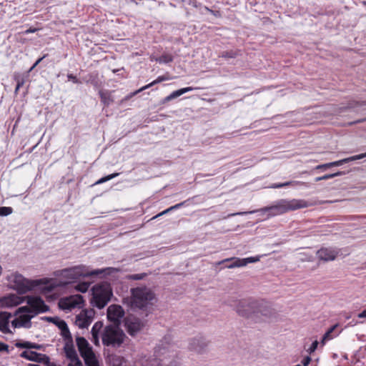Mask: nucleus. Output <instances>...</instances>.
<instances>
[{"label":"nucleus","instance_id":"f257e3e1","mask_svg":"<svg viewBox=\"0 0 366 366\" xmlns=\"http://www.w3.org/2000/svg\"><path fill=\"white\" fill-rule=\"evenodd\" d=\"M117 272H119V269L114 267H106L91 270L89 267L84 264H79L63 269L59 271V273L63 278L69 280V282H75L80 278L99 275L105 277Z\"/></svg>","mask_w":366,"mask_h":366},{"label":"nucleus","instance_id":"f03ea898","mask_svg":"<svg viewBox=\"0 0 366 366\" xmlns=\"http://www.w3.org/2000/svg\"><path fill=\"white\" fill-rule=\"evenodd\" d=\"M131 306L133 309L149 311L157 302L154 292L146 286H139L130 290Z\"/></svg>","mask_w":366,"mask_h":366},{"label":"nucleus","instance_id":"7ed1b4c3","mask_svg":"<svg viewBox=\"0 0 366 366\" xmlns=\"http://www.w3.org/2000/svg\"><path fill=\"white\" fill-rule=\"evenodd\" d=\"M312 205V204L311 203L305 199H281L277 203V204L264 207L262 210L264 212H268L269 216H276L284 214L288 211L307 208Z\"/></svg>","mask_w":366,"mask_h":366},{"label":"nucleus","instance_id":"20e7f679","mask_svg":"<svg viewBox=\"0 0 366 366\" xmlns=\"http://www.w3.org/2000/svg\"><path fill=\"white\" fill-rule=\"evenodd\" d=\"M93 306L102 309L110 301L113 296L111 284L104 281L94 285L92 288Z\"/></svg>","mask_w":366,"mask_h":366},{"label":"nucleus","instance_id":"39448f33","mask_svg":"<svg viewBox=\"0 0 366 366\" xmlns=\"http://www.w3.org/2000/svg\"><path fill=\"white\" fill-rule=\"evenodd\" d=\"M126 338L124 331L117 325H107L102 334V344L113 348L120 347Z\"/></svg>","mask_w":366,"mask_h":366},{"label":"nucleus","instance_id":"423d86ee","mask_svg":"<svg viewBox=\"0 0 366 366\" xmlns=\"http://www.w3.org/2000/svg\"><path fill=\"white\" fill-rule=\"evenodd\" d=\"M26 303L28 306H23L19 307L16 314L19 313H32L33 317L39 313L45 312L49 310L48 305H46L44 301L37 296H27Z\"/></svg>","mask_w":366,"mask_h":366},{"label":"nucleus","instance_id":"0eeeda50","mask_svg":"<svg viewBox=\"0 0 366 366\" xmlns=\"http://www.w3.org/2000/svg\"><path fill=\"white\" fill-rule=\"evenodd\" d=\"M11 287L16 290L19 294H25L31 290L33 285L30 281L18 272H14L7 277Z\"/></svg>","mask_w":366,"mask_h":366},{"label":"nucleus","instance_id":"6e6552de","mask_svg":"<svg viewBox=\"0 0 366 366\" xmlns=\"http://www.w3.org/2000/svg\"><path fill=\"white\" fill-rule=\"evenodd\" d=\"M257 300L252 297L238 300L235 307L236 312L245 318L254 316Z\"/></svg>","mask_w":366,"mask_h":366},{"label":"nucleus","instance_id":"1a4fd4ad","mask_svg":"<svg viewBox=\"0 0 366 366\" xmlns=\"http://www.w3.org/2000/svg\"><path fill=\"white\" fill-rule=\"evenodd\" d=\"M146 322L138 317L130 316L124 319V327L128 334L132 337L136 336L145 327Z\"/></svg>","mask_w":366,"mask_h":366},{"label":"nucleus","instance_id":"9d476101","mask_svg":"<svg viewBox=\"0 0 366 366\" xmlns=\"http://www.w3.org/2000/svg\"><path fill=\"white\" fill-rule=\"evenodd\" d=\"M259 260V257H250L244 259H239L237 257L227 258L222 261L217 262V264H224V267L226 268H235L246 266L249 263H253Z\"/></svg>","mask_w":366,"mask_h":366},{"label":"nucleus","instance_id":"9b49d317","mask_svg":"<svg viewBox=\"0 0 366 366\" xmlns=\"http://www.w3.org/2000/svg\"><path fill=\"white\" fill-rule=\"evenodd\" d=\"M84 300L81 295H70L59 300V307L61 310H71L75 307L81 308Z\"/></svg>","mask_w":366,"mask_h":366},{"label":"nucleus","instance_id":"f8f14e48","mask_svg":"<svg viewBox=\"0 0 366 366\" xmlns=\"http://www.w3.org/2000/svg\"><path fill=\"white\" fill-rule=\"evenodd\" d=\"M124 316V310L122 306L118 305H112L107 308V319L112 322V325L119 327L122 319Z\"/></svg>","mask_w":366,"mask_h":366},{"label":"nucleus","instance_id":"ddd939ff","mask_svg":"<svg viewBox=\"0 0 366 366\" xmlns=\"http://www.w3.org/2000/svg\"><path fill=\"white\" fill-rule=\"evenodd\" d=\"M76 342L80 355L84 359L86 364L92 359H94V354L92 349L84 337H77Z\"/></svg>","mask_w":366,"mask_h":366},{"label":"nucleus","instance_id":"4468645a","mask_svg":"<svg viewBox=\"0 0 366 366\" xmlns=\"http://www.w3.org/2000/svg\"><path fill=\"white\" fill-rule=\"evenodd\" d=\"M276 315L275 310L272 307L269 302L264 300H257V306L255 308L254 316H263L265 317H274Z\"/></svg>","mask_w":366,"mask_h":366},{"label":"nucleus","instance_id":"2eb2a0df","mask_svg":"<svg viewBox=\"0 0 366 366\" xmlns=\"http://www.w3.org/2000/svg\"><path fill=\"white\" fill-rule=\"evenodd\" d=\"M208 342L202 336L195 337L189 340L188 349L190 351L202 354L206 352Z\"/></svg>","mask_w":366,"mask_h":366},{"label":"nucleus","instance_id":"dca6fc26","mask_svg":"<svg viewBox=\"0 0 366 366\" xmlns=\"http://www.w3.org/2000/svg\"><path fill=\"white\" fill-rule=\"evenodd\" d=\"M339 254V251L332 247H322L317 252L319 259L324 262L334 260Z\"/></svg>","mask_w":366,"mask_h":366},{"label":"nucleus","instance_id":"f3484780","mask_svg":"<svg viewBox=\"0 0 366 366\" xmlns=\"http://www.w3.org/2000/svg\"><path fill=\"white\" fill-rule=\"evenodd\" d=\"M92 311L82 310L76 316V325L81 329L87 328L92 322Z\"/></svg>","mask_w":366,"mask_h":366},{"label":"nucleus","instance_id":"a211bd4d","mask_svg":"<svg viewBox=\"0 0 366 366\" xmlns=\"http://www.w3.org/2000/svg\"><path fill=\"white\" fill-rule=\"evenodd\" d=\"M155 355L157 357L159 358L161 362H163L167 357L169 358L175 357L176 353L173 350H170V346H164V343L162 342L156 348Z\"/></svg>","mask_w":366,"mask_h":366},{"label":"nucleus","instance_id":"6ab92c4d","mask_svg":"<svg viewBox=\"0 0 366 366\" xmlns=\"http://www.w3.org/2000/svg\"><path fill=\"white\" fill-rule=\"evenodd\" d=\"M33 317V315H20L19 318H15L11 321V325L14 328L17 327H25L30 328L31 326V320Z\"/></svg>","mask_w":366,"mask_h":366},{"label":"nucleus","instance_id":"aec40b11","mask_svg":"<svg viewBox=\"0 0 366 366\" xmlns=\"http://www.w3.org/2000/svg\"><path fill=\"white\" fill-rule=\"evenodd\" d=\"M11 314L8 312H0V331L4 334H11L9 327V319Z\"/></svg>","mask_w":366,"mask_h":366},{"label":"nucleus","instance_id":"412c9836","mask_svg":"<svg viewBox=\"0 0 366 366\" xmlns=\"http://www.w3.org/2000/svg\"><path fill=\"white\" fill-rule=\"evenodd\" d=\"M20 357L30 361L42 363L44 361V360L46 355L38 353L34 351H24L20 354Z\"/></svg>","mask_w":366,"mask_h":366},{"label":"nucleus","instance_id":"4be33fe9","mask_svg":"<svg viewBox=\"0 0 366 366\" xmlns=\"http://www.w3.org/2000/svg\"><path fill=\"white\" fill-rule=\"evenodd\" d=\"M193 90H194V88L191 87V86L185 87V88H182L180 89L176 90V91L173 92L172 93H171L167 97H164L161 101V103L162 104H166V103L172 101V99H174L180 97L181 95H182L184 94H185V93H187L188 92L193 91Z\"/></svg>","mask_w":366,"mask_h":366},{"label":"nucleus","instance_id":"5701e85b","mask_svg":"<svg viewBox=\"0 0 366 366\" xmlns=\"http://www.w3.org/2000/svg\"><path fill=\"white\" fill-rule=\"evenodd\" d=\"M112 92H114V91H99V95L101 99V102L104 104V107H109L114 102V99L112 96Z\"/></svg>","mask_w":366,"mask_h":366},{"label":"nucleus","instance_id":"b1692460","mask_svg":"<svg viewBox=\"0 0 366 366\" xmlns=\"http://www.w3.org/2000/svg\"><path fill=\"white\" fill-rule=\"evenodd\" d=\"M83 81L86 84H91L95 87H99L100 86L99 74L97 71L89 73L83 77Z\"/></svg>","mask_w":366,"mask_h":366},{"label":"nucleus","instance_id":"393cba45","mask_svg":"<svg viewBox=\"0 0 366 366\" xmlns=\"http://www.w3.org/2000/svg\"><path fill=\"white\" fill-rule=\"evenodd\" d=\"M338 326L339 325L336 324L327 330V331L323 335L321 341L323 345H325L327 341L330 340L339 335L341 331H335L336 328L338 327Z\"/></svg>","mask_w":366,"mask_h":366},{"label":"nucleus","instance_id":"a878e982","mask_svg":"<svg viewBox=\"0 0 366 366\" xmlns=\"http://www.w3.org/2000/svg\"><path fill=\"white\" fill-rule=\"evenodd\" d=\"M64 350L66 354V358L69 359V360L78 356L74 349L73 341L69 342H65Z\"/></svg>","mask_w":366,"mask_h":366},{"label":"nucleus","instance_id":"bb28decb","mask_svg":"<svg viewBox=\"0 0 366 366\" xmlns=\"http://www.w3.org/2000/svg\"><path fill=\"white\" fill-rule=\"evenodd\" d=\"M59 329L61 330V335L65 340L66 342H72L73 339L66 322H60Z\"/></svg>","mask_w":366,"mask_h":366},{"label":"nucleus","instance_id":"cd10ccee","mask_svg":"<svg viewBox=\"0 0 366 366\" xmlns=\"http://www.w3.org/2000/svg\"><path fill=\"white\" fill-rule=\"evenodd\" d=\"M28 77L25 74L14 73V80L16 82V86L14 90V93L16 94L21 87L23 86L26 81V78Z\"/></svg>","mask_w":366,"mask_h":366},{"label":"nucleus","instance_id":"c85d7f7f","mask_svg":"<svg viewBox=\"0 0 366 366\" xmlns=\"http://www.w3.org/2000/svg\"><path fill=\"white\" fill-rule=\"evenodd\" d=\"M297 185H304L307 186V183L304 182L300 181H289L284 183H275L270 186V188H282L287 186H297Z\"/></svg>","mask_w":366,"mask_h":366},{"label":"nucleus","instance_id":"c756f323","mask_svg":"<svg viewBox=\"0 0 366 366\" xmlns=\"http://www.w3.org/2000/svg\"><path fill=\"white\" fill-rule=\"evenodd\" d=\"M239 55V50H229L221 52L219 55V57L224 59H234Z\"/></svg>","mask_w":366,"mask_h":366},{"label":"nucleus","instance_id":"7c9ffc66","mask_svg":"<svg viewBox=\"0 0 366 366\" xmlns=\"http://www.w3.org/2000/svg\"><path fill=\"white\" fill-rule=\"evenodd\" d=\"M169 77L166 76H159L157 77V79H156L155 80H154L152 82L149 83V84H147L144 86H142V88H140V90H145L147 89H149L150 87H152V86L157 84H159L162 81H167V80H169Z\"/></svg>","mask_w":366,"mask_h":366},{"label":"nucleus","instance_id":"2f4dec72","mask_svg":"<svg viewBox=\"0 0 366 366\" xmlns=\"http://www.w3.org/2000/svg\"><path fill=\"white\" fill-rule=\"evenodd\" d=\"M156 61L159 63L167 64L173 61V56L169 54H163L159 58L156 59Z\"/></svg>","mask_w":366,"mask_h":366},{"label":"nucleus","instance_id":"473e14b6","mask_svg":"<svg viewBox=\"0 0 366 366\" xmlns=\"http://www.w3.org/2000/svg\"><path fill=\"white\" fill-rule=\"evenodd\" d=\"M103 325H104V324L101 321H98V322H95L92 328V330H91L92 335L94 336L96 335H99L100 330L103 327Z\"/></svg>","mask_w":366,"mask_h":366},{"label":"nucleus","instance_id":"72a5a7b5","mask_svg":"<svg viewBox=\"0 0 366 366\" xmlns=\"http://www.w3.org/2000/svg\"><path fill=\"white\" fill-rule=\"evenodd\" d=\"M112 361L114 366H127L126 360L122 357L115 355Z\"/></svg>","mask_w":366,"mask_h":366},{"label":"nucleus","instance_id":"f704fd0d","mask_svg":"<svg viewBox=\"0 0 366 366\" xmlns=\"http://www.w3.org/2000/svg\"><path fill=\"white\" fill-rule=\"evenodd\" d=\"M89 286H90V283L84 282L79 283L75 287V289L79 292L84 293L89 290Z\"/></svg>","mask_w":366,"mask_h":366},{"label":"nucleus","instance_id":"c9c22d12","mask_svg":"<svg viewBox=\"0 0 366 366\" xmlns=\"http://www.w3.org/2000/svg\"><path fill=\"white\" fill-rule=\"evenodd\" d=\"M119 174V173H113L112 174L102 177L101 179H99L98 181L96 182L95 184H100L104 183V182L117 177Z\"/></svg>","mask_w":366,"mask_h":366},{"label":"nucleus","instance_id":"e433bc0d","mask_svg":"<svg viewBox=\"0 0 366 366\" xmlns=\"http://www.w3.org/2000/svg\"><path fill=\"white\" fill-rule=\"evenodd\" d=\"M146 276V273L133 274L127 275V279L129 280H140L144 279Z\"/></svg>","mask_w":366,"mask_h":366},{"label":"nucleus","instance_id":"4c0bfd02","mask_svg":"<svg viewBox=\"0 0 366 366\" xmlns=\"http://www.w3.org/2000/svg\"><path fill=\"white\" fill-rule=\"evenodd\" d=\"M364 157H366V153L360 154H358V155L352 156V157H347V158H345L344 159L345 164L349 163L350 162L359 160V159H362Z\"/></svg>","mask_w":366,"mask_h":366},{"label":"nucleus","instance_id":"58836bf2","mask_svg":"<svg viewBox=\"0 0 366 366\" xmlns=\"http://www.w3.org/2000/svg\"><path fill=\"white\" fill-rule=\"evenodd\" d=\"M13 212V209L10 207H0V216L6 217Z\"/></svg>","mask_w":366,"mask_h":366},{"label":"nucleus","instance_id":"ea45409f","mask_svg":"<svg viewBox=\"0 0 366 366\" xmlns=\"http://www.w3.org/2000/svg\"><path fill=\"white\" fill-rule=\"evenodd\" d=\"M30 342L29 341H16L15 346L18 348L29 349Z\"/></svg>","mask_w":366,"mask_h":366},{"label":"nucleus","instance_id":"a19ab883","mask_svg":"<svg viewBox=\"0 0 366 366\" xmlns=\"http://www.w3.org/2000/svg\"><path fill=\"white\" fill-rule=\"evenodd\" d=\"M46 320L49 322H52L53 324H54L55 325H56L58 327H59V323L60 322H66L64 320H60L59 317H46Z\"/></svg>","mask_w":366,"mask_h":366},{"label":"nucleus","instance_id":"79ce46f5","mask_svg":"<svg viewBox=\"0 0 366 366\" xmlns=\"http://www.w3.org/2000/svg\"><path fill=\"white\" fill-rule=\"evenodd\" d=\"M143 90H140L138 89L134 92H132L130 94H129L128 95H127L124 98H123L120 102H119V104L122 105L124 102H127L128 101L129 99H130L132 97H134V95H136L137 94L142 92Z\"/></svg>","mask_w":366,"mask_h":366},{"label":"nucleus","instance_id":"37998d69","mask_svg":"<svg viewBox=\"0 0 366 366\" xmlns=\"http://www.w3.org/2000/svg\"><path fill=\"white\" fill-rule=\"evenodd\" d=\"M48 56L47 54H44L42 57L38 59L36 62L33 64V66L28 70L26 74H25L26 76H29V74L46 56Z\"/></svg>","mask_w":366,"mask_h":366},{"label":"nucleus","instance_id":"c03bdc74","mask_svg":"<svg viewBox=\"0 0 366 366\" xmlns=\"http://www.w3.org/2000/svg\"><path fill=\"white\" fill-rule=\"evenodd\" d=\"M81 361L79 360V357H76L74 359L70 360V363L68 366H81Z\"/></svg>","mask_w":366,"mask_h":366},{"label":"nucleus","instance_id":"a18cd8bd","mask_svg":"<svg viewBox=\"0 0 366 366\" xmlns=\"http://www.w3.org/2000/svg\"><path fill=\"white\" fill-rule=\"evenodd\" d=\"M6 352V354L10 353V350L9 349V345L4 342H0V352Z\"/></svg>","mask_w":366,"mask_h":366},{"label":"nucleus","instance_id":"49530a36","mask_svg":"<svg viewBox=\"0 0 366 366\" xmlns=\"http://www.w3.org/2000/svg\"><path fill=\"white\" fill-rule=\"evenodd\" d=\"M344 164H345V161H344V159H340V160H338V161H335V162H329V167H330V168L332 167H339V166H341V165H342Z\"/></svg>","mask_w":366,"mask_h":366},{"label":"nucleus","instance_id":"de8ad7c7","mask_svg":"<svg viewBox=\"0 0 366 366\" xmlns=\"http://www.w3.org/2000/svg\"><path fill=\"white\" fill-rule=\"evenodd\" d=\"M332 178V175L331 174H325L321 177H317L315 179V182H320L322 180H327Z\"/></svg>","mask_w":366,"mask_h":366},{"label":"nucleus","instance_id":"09e8293b","mask_svg":"<svg viewBox=\"0 0 366 366\" xmlns=\"http://www.w3.org/2000/svg\"><path fill=\"white\" fill-rule=\"evenodd\" d=\"M67 78L69 80L72 81L74 84H81V81H79L76 76L72 74H68Z\"/></svg>","mask_w":366,"mask_h":366},{"label":"nucleus","instance_id":"8fccbe9b","mask_svg":"<svg viewBox=\"0 0 366 366\" xmlns=\"http://www.w3.org/2000/svg\"><path fill=\"white\" fill-rule=\"evenodd\" d=\"M44 361L42 362V364H44L45 366H56L54 362H51L50 361V359L47 355H46V357H44Z\"/></svg>","mask_w":366,"mask_h":366},{"label":"nucleus","instance_id":"3c124183","mask_svg":"<svg viewBox=\"0 0 366 366\" xmlns=\"http://www.w3.org/2000/svg\"><path fill=\"white\" fill-rule=\"evenodd\" d=\"M43 347L44 346L42 345L30 342L29 349L42 350Z\"/></svg>","mask_w":366,"mask_h":366},{"label":"nucleus","instance_id":"603ef678","mask_svg":"<svg viewBox=\"0 0 366 366\" xmlns=\"http://www.w3.org/2000/svg\"><path fill=\"white\" fill-rule=\"evenodd\" d=\"M329 168H330L329 163H326V164H319V165L316 166L315 169H317V170H325V169H329Z\"/></svg>","mask_w":366,"mask_h":366},{"label":"nucleus","instance_id":"864d4df0","mask_svg":"<svg viewBox=\"0 0 366 366\" xmlns=\"http://www.w3.org/2000/svg\"><path fill=\"white\" fill-rule=\"evenodd\" d=\"M157 366H179V364L177 360H172L168 365H164V363H159Z\"/></svg>","mask_w":366,"mask_h":366},{"label":"nucleus","instance_id":"5fc2aeb1","mask_svg":"<svg viewBox=\"0 0 366 366\" xmlns=\"http://www.w3.org/2000/svg\"><path fill=\"white\" fill-rule=\"evenodd\" d=\"M187 202V201H184L182 202H180V203H178L175 205H173L172 207H170V209H172V211L173 210H175V209H179L181 208L182 206H184L185 204V203Z\"/></svg>","mask_w":366,"mask_h":366},{"label":"nucleus","instance_id":"6e6d98bb","mask_svg":"<svg viewBox=\"0 0 366 366\" xmlns=\"http://www.w3.org/2000/svg\"><path fill=\"white\" fill-rule=\"evenodd\" d=\"M310 362H311V357L309 356H307L302 360V364L303 365V366H307L310 363Z\"/></svg>","mask_w":366,"mask_h":366},{"label":"nucleus","instance_id":"4d7b16f0","mask_svg":"<svg viewBox=\"0 0 366 366\" xmlns=\"http://www.w3.org/2000/svg\"><path fill=\"white\" fill-rule=\"evenodd\" d=\"M172 212V209H170V207L167 208V209L164 210L163 212L159 213L158 214H157L156 216H154L152 219H155V218H157L158 217H160V216H162L164 214H166L169 212Z\"/></svg>","mask_w":366,"mask_h":366},{"label":"nucleus","instance_id":"13d9d810","mask_svg":"<svg viewBox=\"0 0 366 366\" xmlns=\"http://www.w3.org/2000/svg\"><path fill=\"white\" fill-rule=\"evenodd\" d=\"M317 345H318V342L317 341H315L312 343L310 347V352H314L317 347Z\"/></svg>","mask_w":366,"mask_h":366},{"label":"nucleus","instance_id":"bf43d9fd","mask_svg":"<svg viewBox=\"0 0 366 366\" xmlns=\"http://www.w3.org/2000/svg\"><path fill=\"white\" fill-rule=\"evenodd\" d=\"M92 342L95 345H99V335H96L94 336H92Z\"/></svg>","mask_w":366,"mask_h":366},{"label":"nucleus","instance_id":"052dcab7","mask_svg":"<svg viewBox=\"0 0 366 366\" xmlns=\"http://www.w3.org/2000/svg\"><path fill=\"white\" fill-rule=\"evenodd\" d=\"M91 360H92V362L91 363H89V361L87 362V365L88 366H99V364H98V362L94 359H92Z\"/></svg>","mask_w":366,"mask_h":366},{"label":"nucleus","instance_id":"680f3d73","mask_svg":"<svg viewBox=\"0 0 366 366\" xmlns=\"http://www.w3.org/2000/svg\"><path fill=\"white\" fill-rule=\"evenodd\" d=\"M36 31H37V29H36V28H29L24 31V34H28L30 33H34Z\"/></svg>","mask_w":366,"mask_h":366},{"label":"nucleus","instance_id":"e2e57ef3","mask_svg":"<svg viewBox=\"0 0 366 366\" xmlns=\"http://www.w3.org/2000/svg\"><path fill=\"white\" fill-rule=\"evenodd\" d=\"M332 175V178L334 177H339V176H342V175H344L345 174V172H335V173H333V174H331Z\"/></svg>","mask_w":366,"mask_h":366},{"label":"nucleus","instance_id":"0e129e2a","mask_svg":"<svg viewBox=\"0 0 366 366\" xmlns=\"http://www.w3.org/2000/svg\"><path fill=\"white\" fill-rule=\"evenodd\" d=\"M359 318H366V309L357 315Z\"/></svg>","mask_w":366,"mask_h":366},{"label":"nucleus","instance_id":"69168bd1","mask_svg":"<svg viewBox=\"0 0 366 366\" xmlns=\"http://www.w3.org/2000/svg\"><path fill=\"white\" fill-rule=\"evenodd\" d=\"M210 13L212 14H213L214 16L216 17H220L221 16V13L219 11H214V10H212V11H210Z\"/></svg>","mask_w":366,"mask_h":366},{"label":"nucleus","instance_id":"338daca9","mask_svg":"<svg viewBox=\"0 0 366 366\" xmlns=\"http://www.w3.org/2000/svg\"><path fill=\"white\" fill-rule=\"evenodd\" d=\"M253 212H237L235 214H231L229 215V217L230 216H234V215H243L244 214H247V213H252Z\"/></svg>","mask_w":366,"mask_h":366},{"label":"nucleus","instance_id":"774afa93","mask_svg":"<svg viewBox=\"0 0 366 366\" xmlns=\"http://www.w3.org/2000/svg\"><path fill=\"white\" fill-rule=\"evenodd\" d=\"M357 104L359 106L366 105V101L362 102L361 103L357 102Z\"/></svg>","mask_w":366,"mask_h":366}]
</instances>
